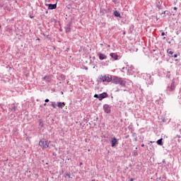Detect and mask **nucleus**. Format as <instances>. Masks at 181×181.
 <instances>
[{
    "label": "nucleus",
    "mask_w": 181,
    "mask_h": 181,
    "mask_svg": "<svg viewBox=\"0 0 181 181\" xmlns=\"http://www.w3.org/2000/svg\"><path fill=\"white\" fill-rule=\"evenodd\" d=\"M92 181H95V180H92Z\"/></svg>",
    "instance_id": "nucleus-31"
},
{
    "label": "nucleus",
    "mask_w": 181,
    "mask_h": 181,
    "mask_svg": "<svg viewBox=\"0 0 181 181\" xmlns=\"http://www.w3.org/2000/svg\"><path fill=\"white\" fill-rule=\"evenodd\" d=\"M112 81V76L110 74L104 75V76H100L99 77V83H104L106 81L107 83H110V81Z\"/></svg>",
    "instance_id": "nucleus-2"
},
{
    "label": "nucleus",
    "mask_w": 181,
    "mask_h": 181,
    "mask_svg": "<svg viewBox=\"0 0 181 181\" xmlns=\"http://www.w3.org/2000/svg\"><path fill=\"white\" fill-rule=\"evenodd\" d=\"M110 57L115 60H118V54H117L116 53H110Z\"/></svg>",
    "instance_id": "nucleus-8"
},
{
    "label": "nucleus",
    "mask_w": 181,
    "mask_h": 181,
    "mask_svg": "<svg viewBox=\"0 0 181 181\" xmlns=\"http://www.w3.org/2000/svg\"><path fill=\"white\" fill-rule=\"evenodd\" d=\"M61 78H62V80H66V76L64 75H62Z\"/></svg>",
    "instance_id": "nucleus-17"
},
{
    "label": "nucleus",
    "mask_w": 181,
    "mask_h": 181,
    "mask_svg": "<svg viewBox=\"0 0 181 181\" xmlns=\"http://www.w3.org/2000/svg\"><path fill=\"white\" fill-rule=\"evenodd\" d=\"M114 15L115 16H116L117 18H121V14L119 13V12H118V11H115L114 12Z\"/></svg>",
    "instance_id": "nucleus-11"
},
{
    "label": "nucleus",
    "mask_w": 181,
    "mask_h": 181,
    "mask_svg": "<svg viewBox=\"0 0 181 181\" xmlns=\"http://www.w3.org/2000/svg\"><path fill=\"white\" fill-rule=\"evenodd\" d=\"M51 106H52V107H54V108H56V103L52 102V103H51Z\"/></svg>",
    "instance_id": "nucleus-15"
},
{
    "label": "nucleus",
    "mask_w": 181,
    "mask_h": 181,
    "mask_svg": "<svg viewBox=\"0 0 181 181\" xmlns=\"http://www.w3.org/2000/svg\"><path fill=\"white\" fill-rule=\"evenodd\" d=\"M168 89L170 91H173V90H175V85H171L170 86H168Z\"/></svg>",
    "instance_id": "nucleus-12"
},
{
    "label": "nucleus",
    "mask_w": 181,
    "mask_h": 181,
    "mask_svg": "<svg viewBox=\"0 0 181 181\" xmlns=\"http://www.w3.org/2000/svg\"><path fill=\"white\" fill-rule=\"evenodd\" d=\"M66 176H68V177H70V174H66Z\"/></svg>",
    "instance_id": "nucleus-25"
},
{
    "label": "nucleus",
    "mask_w": 181,
    "mask_h": 181,
    "mask_svg": "<svg viewBox=\"0 0 181 181\" xmlns=\"http://www.w3.org/2000/svg\"><path fill=\"white\" fill-rule=\"evenodd\" d=\"M44 105H46V103H45Z\"/></svg>",
    "instance_id": "nucleus-29"
},
{
    "label": "nucleus",
    "mask_w": 181,
    "mask_h": 181,
    "mask_svg": "<svg viewBox=\"0 0 181 181\" xmlns=\"http://www.w3.org/2000/svg\"><path fill=\"white\" fill-rule=\"evenodd\" d=\"M107 97H108V94L107 93H103L99 95V100L101 101L103 98H107Z\"/></svg>",
    "instance_id": "nucleus-6"
},
{
    "label": "nucleus",
    "mask_w": 181,
    "mask_h": 181,
    "mask_svg": "<svg viewBox=\"0 0 181 181\" xmlns=\"http://www.w3.org/2000/svg\"><path fill=\"white\" fill-rule=\"evenodd\" d=\"M98 56H99L100 60H107V55H105V54L99 52Z\"/></svg>",
    "instance_id": "nucleus-5"
},
{
    "label": "nucleus",
    "mask_w": 181,
    "mask_h": 181,
    "mask_svg": "<svg viewBox=\"0 0 181 181\" xmlns=\"http://www.w3.org/2000/svg\"><path fill=\"white\" fill-rule=\"evenodd\" d=\"M0 28H1V25H0Z\"/></svg>",
    "instance_id": "nucleus-32"
},
{
    "label": "nucleus",
    "mask_w": 181,
    "mask_h": 181,
    "mask_svg": "<svg viewBox=\"0 0 181 181\" xmlns=\"http://www.w3.org/2000/svg\"><path fill=\"white\" fill-rule=\"evenodd\" d=\"M163 39L165 40V39H166V37H164Z\"/></svg>",
    "instance_id": "nucleus-27"
},
{
    "label": "nucleus",
    "mask_w": 181,
    "mask_h": 181,
    "mask_svg": "<svg viewBox=\"0 0 181 181\" xmlns=\"http://www.w3.org/2000/svg\"><path fill=\"white\" fill-rule=\"evenodd\" d=\"M112 148H114V146H115V145H117V144H118V140H117V139L115 137L112 138Z\"/></svg>",
    "instance_id": "nucleus-7"
},
{
    "label": "nucleus",
    "mask_w": 181,
    "mask_h": 181,
    "mask_svg": "<svg viewBox=\"0 0 181 181\" xmlns=\"http://www.w3.org/2000/svg\"><path fill=\"white\" fill-rule=\"evenodd\" d=\"M103 110L106 114H110V112H111V107L108 105H105L103 106Z\"/></svg>",
    "instance_id": "nucleus-4"
},
{
    "label": "nucleus",
    "mask_w": 181,
    "mask_h": 181,
    "mask_svg": "<svg viewBox=\"0 0 181 181\" xmlns=\"http://www.w3.org/2000/svg\"><path fill=\"white\" fill-rule=\"evenodd\" d=\"M94 98H98L100 100V95L95 94V95H94Z\"/></svg>",
    "instance_id": "nucleus-16"
},
{
    "label": "nucleus",
    "mask_w": 181,
    "mask_h": 181,
    "mask_svg": "<svg viewBox=\"0 0 181 181\" xmlns=\"http://www.w3.org/2000/svg\"><path fill=\"white\" fill-rule=\"evenodd\" d=\"M157 144L158 145H160V146H162V145H163V143L162 142V139H160L159 140H158Z\"/></svg>",
    "instance_id": "nucleus-13"
},
{
    "label": "nucleus",
    "mask_w": 181,
    "mask_h": 181,
    "mask_svg": "<svg viewBox=\"0 0 181 181\" xmlns=\"http://www.w3.org/2000/svg\"><path fill=\"white\" fill-rule=\"evenodd\" d=\"M161 36H165V33H162Z\"/></svg>",
    "instance_id": "nucleus-22"
},
{
    "label": "nucleus",
    "mask_w": 181,
    "mask_h": 181,
    "mask_svg": "<svg viewBox=\"0 0 181 181\" xmlns=\"http://www.w3.org/2000/svg\"><path fill=\"white\" fill-rule=\"evenodd\" d=\"M45 103H49V99H46Z\"/></svg>",
    "instance_id": "nucleus-23"
},
{
    "label": "nucleus",
    "mask_w": 181,
    "mask_h": 181,
    "mask_svg": "<svg viewBox=\"0 0 181 181\" xmlns=\"http://www.w3.org/2000/svg\"><path fill=\"white\" fill-rule=\"evenodd\" d=\"M168 53L169 54H173V52H172V51L168 50Z\"/></svg>",
    "instance_id": "nucleus-18"
},
{
    "label": "nucleus",
    "mask_w": 181,
    "mask_h": 181,
    "mask_svg": "<svg viewBox=\"0 0 181 181\" xmlns=\"http://www.w3.org/2000/svg\"><path fill=\"white\" fill-rule=\"evenodd\" d=\"M49 144H50V142L46 140H41L39 142V145L41 148H42V149H46V148H49Z\"/></svg>",
    "instance_id": "nucleus-3"
},
{
    "label": "nucleus",
    "mask_w": 181,
    "mask_h": 181,
    "mask_svg": "<svg viewBox=\"0 0 181 181\" xmlns=\"http://www.w3.org/2000/svg\"><path fill=\"white\" fill-rule=\"evenodd\" d=\"M46 78H47V81H50V78H52V76H44V77H43V80H46Z\"/></svg>",
    "instance_id": "nucleus-14"
},
{
    "label": "nucleus",
    "mask_w": 181,
    "mask_h": 181,
    "mask_svg": "<svg viewBox=\"0 0 181 181\" xmlns=\"http://www.w3.org/2000/svg\"><path fill=\"white\" fill-rule=\"evenodd\" d=\"M131 181H134V180L132 179Z\"/></svg>",
    "instance_id": "nucleus-28"
},
{
    "label": "nucleus",
    "mask_w": 181,
    "mask_h": 181,
    "mask_svg": "<svg viewBox=\"0 0 181 181\" xmlns=\"http://www.w3.org/2000/svg\"><path fill=\"white\" fill-rule=\"evenodd\" d=\"M66 32H70V28L66 29Z\"/></svg>",
    "instance_id": "nucleus-20"
},
{
    "label": "nucleus",
    "mask_w": 181,
    "mask_h": 181,
    "mask_svg": "<svg viewBox=\"0 0 181 181\" xmlns=\"http://www.w3.org/2000/svg\"><path fill=\"white\" fill-rule=\"evenodd\" d=\"M113 1H115V0H112Z\"/></svg>",
    "instance_id": "nucleus-30"
},
{
    "label": "nucleus",
    "mask_w": 181,
    "mask_h": 181,
    "mask_svg": "<svg viewBox=\"0 0 181 181\" xmlns=\"http://www.w3.org/2000/svg\"><path fill=\"white\" fill-rule=\"evenodd\" d=\"M56 8H57V4H49L48 5V9H56Z\"/></svg>",
    "instance_id": "nucleus-9"
},
{
    "label": "nucleus",
    "mask_w": 181,
    "mask_h": 181,
    "mask_svg": "<svg viewBox=\"0 0 181 181\" xmlns=\"http://www.w3.org/2000/svg\"><path fill=\"white\" fill-rule=\"evenodd\" d=\"M11 111H15V106H13L12 108H11Z\"/></svg>",
    "instance_id": "nucleus-19"
},
{
    "label": "nucleus",
    "mask_w": 181,
    "mask_h": 181,
    "mask_svg": "<svg viewBox=\"0 0 181 181\" xmlns=\"http://www.w3.org/2000/svg\"><path fill=\"white\" fill-rule=\"evenodd\" d=\"M174 57H175V58L177 57V54H175V55H174Z\"/></svg>",
    "instance_id": "nucleus-24"
},
{
    "label": "nucleus",
    "mask_w": 181,
    "mask_h": 181,
    "mask_svg": "<svg viewBox=\"0 0 181 181\" xmlns=\"http://www.w3.org/2000/svg\"><path fill=\"white\" fill-rule=\"evenodd\" d=\"M112 83H113V84H119V86H124L127 82L122 80L120 77L115 76L112 77Z\"/></svg>",
    "instance_id": "nucleus-1"
},
{
    "label": "nucleus",
    "mask_w": 181,
    "mask_h": 181,
    "mask_svg": "<svg viewBox=\"0 0 181 181\" xmlns=\"http://www.w3.org/2000/svg\"><path fill=\"white\" fill-rule=\"evenodd\" d=\"M174 11H177V7H174Z\"/></svg>",
    "instance_id": "nucleus-21"
},
{
    "label": "nucleus",
    "mask_w": 181,
    "mask_h": 181,
    "mask_svg": "<svg viewBox=\"0 0 181 181\" xmlns=\"http://www.w3.org/2000/svg\"><path fill=\"white\" fill-rule=\"evenodd\" d=\"M64 105H66V104L64 103H62V102L57 103L58 108H63L64 107Z\"/></svg>",
    "instance_id": "nucleus-10"
},
{
    "label": "nucleus",
    "mask_w": 181,
    "mask_h": 181,
    "mask_svg": "<svg viewBox=\"0 0 181 181\" xmlns=\"http://www.w3.org/2000/svg\"><path fill=\"white\" fill-rule=\"evenodd\" d=\"M142 148H144V146H145V144H141Z\"/></svg>",
    "instance_id": "nucleus-26"
}]
</instances>
